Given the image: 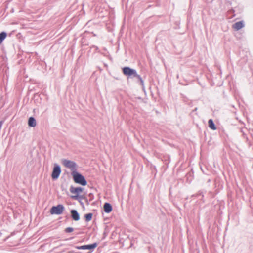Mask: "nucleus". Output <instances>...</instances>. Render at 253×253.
<instances>
[{
	"mask_svg": "<svg viewBox=\"0 0 253 253\" xmlns=\"http://www.w3.org/2000/svg\"><path fill=\"white\" fill-rule=\"evenodd\" d=\"M61 163L65 167L70 169L74 171L76 169V165L73 161L67 159H63L61 161Z\"/></svg>",
	"mask_w": 253,
	"mask_h": 253,
	"instance_id": "4",
	"label": "nucleus"
},
{
	"mask_svg": "<svg viewBox=\"0 0 253 253\" xmlns=\"http://www.w3.org/2000/svg\"><path fill=\"white\" fill-rule=\"evenodd\" d=\"M7 33L5 32H2L0 33V44H1L4 39L6 38Z\"/></svg>",
	"mask_w": 253,
	"mask_h": 253,
	"instance_id": "13",
	"label": "nucleus"
},
{
	"mask_svg": "<svg viewBox=\"0 0 253 253\" xmlns=\"http://www.w3.org/2000/svg\"><path fill=\"white\" fill-rule=\"evenodd\" d=\"M244 27V24L242 21H239L235 23L233 25V28L236 30H239Z\"/></svg>",
	"mask_w": 253,
	"mask_h": 253,
	"instance_id": "10",
	"label": "nucleus"
},
{
	"mask_svg": "<svg viewBox=\"0 0 253 253\" xmlns=\"http://www.w3.org/2000/svg\"><path fill=\"white\" fill-rule=\"evenodd\" d=\"M74 230L73 228L72 227H68L65 229V231L67 233H70L73 232Z\"/></svg>",
	"mask_w": 253,
	"mask_h": 253,
	"instance_id": "15",
	"label": "nucleus"
},
{
	"mask_svg": "<svg viewBox=\"0 0 253 253\" xmlns=\"http://www.w3.org/2000/svg\"><path fill=\"white\" fill-rule=\"evenodd\" d=\"M28 125L30 127H35L37 125V122L35 119L33 117H30L28 121Z\"/></svg>",
	"mask_w": 253,
	"mask_h": 253,
	"instance_id": "9",
	"label": "nucleus"
},
{
	"mask_svg": "<svg viewBox=\"0 0 253 253\" xmlns=\"http://www.w3.org/2000/svg\"><path fill=\"white\" fill-rule=\"evenodd\" d=\"M209 126L212 130H215L216 129V126L212 119H210L208 121Z\"/></svg>",
	"mask_w": 253,
	"mask_h": 253,
	"instance_id": "12",
	"label": "nucleus"
},
{
	"mask_svg": "<svg viewBox=\"0 0 253 253\" xmlns=\"http://www.w3.org/2000/svg\"><path fill=\"white\" fill-rule=\"evenodd\" d=\"M84 217L85 218V220L86 221H87V222L90 221L92 219V213L86 214V215H85Z\"/></svg>",
	"mask_w": 253,
	"mask_h": 253,
	"instance_id": "14",
	"label": "nucleus"
},
{
	"mask_svg": "<svg viewBox=\"0 0 253 253\" xmlns=\"http://www.w3.org/2000/svg\"><path fill=\"white\" fill-rule=\"evenodd\" d=\"M64 210V207L62 205H58L56 206H53L50 209V212L51 214H61Z\"/></svg>",
	"mask_w": 253,
	"mask_h": 253,
	"instance_id": "3",
	"label": "nucleus"
},
{
	"mask_svg": "<svg viewBox=\"0 0 253 253\" xmlns=\"http://www.w3.org/2000/svg\"><path fill=\"white\" fill-rule=\"evenodd\" d=\"M72 174L74 180L76 183L80 184L83 186L86 185L87 182L84 177L83 176H82L81 174L75 171H73L72 172Z\"/></svg>",
	"mask_w": 253,
	"mask_h": 253,
	"instance_id": "1",
	"label": "nucleus"
},
{
	"mask_svg": "<svg viewBox=\"0 0 253 253\" xmlns=\"http://www.w3.org/2000/svg\"><path fill=\"white\" fill-rule=\"evenodd\" d=\"M84 188L81 187H71L70 189V192L75 194V195L72 196V198L77 199L79 195L83 192Z\"/></svg>",
	"mask_w": 253,
	"mask_h": 253,
	"instance_id": "5",
	"label": "nucleus"
},
{
	"mask_svg": "<svg viewBox=\"0 0 253 253\" xmlns=\"http://www.w3.org/2000/svg\"><path fill=\"white\" fill-rule=\"evenodd\" d=\"M61 172V171L60 166L57 165H55L51 174L52 179H57L59 177Z\"/></svg>",
	"mask_w": 253,
	"mask_h": 253,
	"instance_id": "6",
	"label": "nucleus"
},
{
	"mask_svg": "<svg viewBox=\"0 0 253 253\" xmlns=\"http://www.w3.org/2000/svg\"><path fill=\"white\" fill-rule=\"evenodd\" d=\"M104 211L106 213H109L111 211V205L109 203H106L104 205Z\"/></svg>",
	"mask_w": 253,
	"mask_h": 253,
	"instance_id": "11",
	"label": "nucleus"
},
{
	"mask_svg": "<svg viewBox=\"0 0 253 253\" xmlns=\"http://www.w3.org/2000/svg\"><path fill=\"white\" fill-rule=\"evenodd\" d=\"M97 245L96 243L88 245H84L82 246L77 247L76 248L78 249H83V250H90L95 248L96 247Z\"/></svg>",
	"mask_w": 253,
	"mask_h": 253,
	"instance_id": "7",
	"label": "nucleus"
},
{
	"mask_svg": "<svg viewBox=\"0 0 253 253\" xmlns=\"http://www.w3.org/2000/svg\"><path fill=\"white\" fill-rule=\"evenodd\" d=\"M123 72L124 74L126 76H132L133 77H137L140 80L141 83L143 82V80H142V78L139 75H138L137 74V73L135 70H133L129 67H124L123 69Z\"/></svg>",
	"mask_w": 253,
	"mask_h": 253,
	"instance_id": "2",
	"label": "nucleus"
},
{
	"mask_svg": "<svg viewBox=\"0 0 253 253\" xmlns=\"http://www.w3.org/2000/svg\"><path fill=\"white\" fill-rule=\"evenodd\" d=\"M71 216L72 219L75 221H78L80 219V215L77 211L75 210L71 211Z\"/></svg>",
	"mask_w": 253,
	"mask_h": 253,
	"instance_id": "8",
	"label": "nucleus"
}]
</instances>
